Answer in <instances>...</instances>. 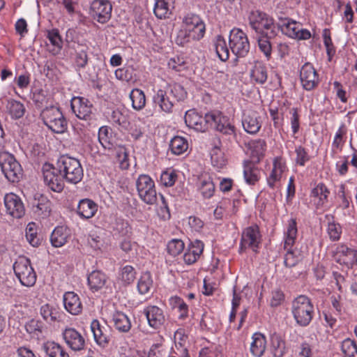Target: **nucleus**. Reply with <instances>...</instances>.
<instances>
[{
	"label": "nucleus",
	"instance_id": "obj_1",
	"mask_svg": "<svg viewBox=\"0 0 357 357\" xmlns=\"http://www.w3.org/2000/svg\"><path fill=\"white\" fill-rule=\"evenodd\" d=\"M45 183L52 190L61 192L64 188V181L77 184L84 176V171L79 161L68 155H61L56 166L45 164L43 167Z\"/></svg>",
	"mask_w": 357,
	"mask_h": 357
},
{
	"label": "nucleus",
	"instance_id": "obj_2",
	"mask_svg": "<svg viewBox=\"0 0 357 357\" xmlns=\"http://www.w3.org/2000/svg\"><path fill=\"white\" fill-rule=\"evenodd\" d=\"M248 20L251 29L255 31L254 37L259 50L269 59L272 52L271 40L278 35L277 23L272 17L259 10L252 11Z\"/></svg>",
	"mask_w": 357,
	"mask_h": 357
},
{
	"label": "nucleus",
	"instance_id": "obj_3",
	"mask_svg": "<svg viewBox=\"0 0 357 357\" xmlns=\"http://www.w3.org/2000/svg\"><path fill=\"white\" fill-rule=\"evenodd\" d=\"M291 313L298 326H307L314 316V305L307 296L300 295L292 301Z\"/></svg>",
	"mask_w": 357,
	"mask_h": 357
},
{
	"label": "nucleus",
	"instance_id": "obj_4",
	"mask_svg": "<svg viewBox=\"0 0 357 357\" xmlns=\"http://www.w3.org/2000/svg\"><path fill=\"white\" fill-rule=\"evenodd\" d=\"M0 167L6 178L11 183H17L22 177L20 164L13 155L8 152L0 153Z\"/></svg>",
	"mask_w": 357,
	"mask_h": 357
},
{
	"label": "nucleus",
	"instance_id": "obj_5",
	"mask_svg": "<svg viewBox=\"0 0 357 357\" xmlns=\"http://www.w3.org/2000/svg\"><path fill=\"white\" fill-rule=\"evenodd\" d=\"M40 115L44 124L54 132L63 133L67 129L66 119L59 108L54 106L46 107Z\"/></svg>",
	"mask_w": 357,
	"mask_h": 357
},
{
	"label": "nucleus",
	"instance_id": "obj_6",
	"mask_svg": "<svg viewBox=\"0 0 357 357\" xmlns=\"http://www.w3.org/2000/svg\"><path fill=\"white\" fill-rule=\"evenodd\" d=\"M14 273L25 287H33L36 282V273L31 264V261L26 257H19L13 264Z\"/></svg>",
	"mask_w": 357,
	"mask_h": 357
},
{
	"label": "nucleus",
	"instance_id": "obj_7",
	"mask_svg": "<svg viewBox=\"0 0 357 357\" xmlns=\"http://www.w3.org/2000/svg\"><path fill=\"white\" fill-rule=\"evenodd\" d=\"M277 31L292 38L307 40L311 37L310 32L302 28L301 24L287 17H279L277 22Z\"/></svg>",
	"mask_w": 357,
	"mask_h": 357
},
{
	"label": "nucleus",
	"instance_id": "obj_8",
	"mask_svg": "<svg viewBox=\"0 0 357 357\" xmlns=\"http://www.w3.org/2000/svg\"><path fill=\"white\" fill-rule=\"evenodd\" d=\"M297 234L296 222L294 219H291L288 225L287 237L284 242V248L287 249V252L285 255L284 264L286 267L291 268L295 266L301 259L300 254H296L294 251L287 247L290 248L294 245Z\"/></svg>",
	"mask_w": 357,
	"mask_h": 357
},
{
	"label": "nucleus",
	"instance_id": "obj_9",
	"mask_svg": "<svg viewBox=\"0 0 357 357\" xmlns=\"http://www.w3.org/2000/svg\"><path fill=\"white\" fill-rule=\"evenodd\" d=\"M229 47L238 57H245L250 51V43L246 34L239 29H233L229 35Z\"/></svg>",
	"mask_w": 357,
	"mask_h": 357
},
{
	"label": "nucleus",
	"instance_id": "obj_10",
	"mask_svg": "<svg viewBox=\"0 0 357 357\" xmlns=\"http://www.w3.org/2000/svg\"><path fill=\"white\" fill-rule=\"evenodd\" d=\"M139 197L147 204H154L157 200V193L154 181L146 174L139 176L136 182Z\"/></svg>",
	"mask_w": 357,
	"mask_h": 357
},
{
	"label": "nucleus",
	"instance_id": "obj_11",
	"mask_svg": "<svg viewBox=\"0 0 357 357\" xmlns=\"http://www.w3.org/2000/svg\"><path fill=\"white\" fill-rule=\"evenodd\" d=\"M208 119L211 121L209 128H213L226 135H236L235 126L231 123L229 119L220 112H211V115L208 116Z\"/></svg>",
	"mask_w": 357,
	"mask_h": 357
},
{
	"label": "nucleus",
	"instance_id": "obj_12",
	"mask_svg": "<svg viewBox=\"0 0 357 357\" xmlns=\"http://www.w3.org/2000/svg\"><path fill=\"white\" fill-rule=\"evenodd\" d=\"M211 112L206 113L203 117L195 109H190L185 112V123L188 127L198 132H205L210 127L209 119Z\"/></svg>",
	"mask_w": 357,
	"mask_h": 357
},
{
	"label": "nucleus",
	"instance_id": "obj_13",
	"mask_svg": "<svg viewBox=\"0 0 357 357\" xmlns=\"http://www.w3.org/2000/svg\"><path fill=\"white\" fill-rule=\"evenodd\" d=\"M261 243V235L257 225L247 227L243 231L240 244L241 251L247 248L257 252V248Z\"/></svg>",
	"mask_w": 357,
	"mask_h": 357
},
{
	"label": "nucleus",
	"instance_id": "obj_14",
	"mask_svg": "<svg viewBox=\"0 0 357 357\" xmlns=\"http://www.w3.org/2000/svg\"><path fill=\"white\" fill-rule=\"evenodd\" d=\"M112 6L109 0H93L91 5L93 17L98 22L106 23L112 15Z\"/></svg>",
	"mask_w": 357,
	"mask_h": 357
},
{
	"label": "nucleus",
	"instance_id": "obj_15",
	"mask_svg": "<svg viewBox=\"0 0 357 357\" xmlns=\"http://www.w3.org/2000/svg\"><path fill=\"white\" fill-rule=\"evenodd\" d=\"M184 28L193 33V40H199L204 37L205 24L199 15L188 14L183 20Z\"/></svg>",
	"mask_w": 357,
	"mask_h": 357
},
{
	"label": "nucleus",
	"instance_id": "obj_16",
	"mask_svg": "<svg viewBox=\"0 0 357 357\" xmlns=\"http://www.w3.org/2000/svg\"><path fill=\"white\" fill-rule=\"evenodd\" d=\"M300 78L303 87L307 91L312 90L317 86L319 82V75L313 66L310 63H305L302 66L300 71Z\"/></svg>",
	"mask_w": 357,
	"mask_h": 357
},
{
	"label": "nucleus",
	"instance_id": "obj_17",
	"mask_svg": "<svg viewBox=\"0 0 357 357\" xmlns=\"http://www.w3.org/2000/svg\"><path fill=\"white\" fill-rule=\"evenodd\" d=\"M3 201L8 214L14 218H20L24 215V206L17 195L8 193L4 196Z\"/></svg>",
	"mask_w": 357,
	"mask_h": 357
},
{
	"label": "nucleus",
	"instance_id": "obj_18",
	"mask_svg": "<svg viewBox=\"0 0 357 357\" xmlns=\"http://www.w3.org/2000/svg\"><path fill=\"white\" fill-rule=\"evenodd\" d=\"M334 258L337 263L350 268L357 264V250L342 245L337 248Z\"/></svg>",
	"mask_w": 357,
	"mask_h": 357
},
{
	"label": "nucleus",
	"instance_id": "obj_19",
	"mask_svg": "<svg viewBox=\"0 0 357 357\" xmlns=\"http://www.w3.org/2000/svg\"><path fill=\"white\" fill-rule=\"evenodd\" d=\"M92 105L90 101L82 97L74 98L71 101V108L75 115L80 119L87 120L91 113Z\"/></svg>",
	"mask_w": 357,
	"mask_h": 357
},
{
	"label": "nucleus",
	"instance_id": "obj_20",
	"mask_svg": "<svg viewBox=\"0 0 357 357\" xmlns=\"http://www.w3.org/2000/svg\"><path fill=\"white\" fill-rule=\"evenodd\" d=\"M63 337L68 347L74 351L82 350L85 345L84 337L73 328H66Z\"/></svg>",
	"mask_w": 357,
	"mask_h": 357
},
{
	"label": "nucleus",
	"instance_id": "obj_21",
	"mask_svg": "<svg viewBox=\"0 0 357 357\" xmlns=\"http://www.w3.org/2000/svg\"><path fill=\"white\" fill-rule=\"evenodd\" d=\"M144 313L151 327L158 329L162 326L165 321L163 311L157 306L152 305L146 307Z\"/></svg>",
	"mask_w": 357,
	"mask_h": 357
},
{
	"label": "nucleus",
	"instance_id": "obj_22",
	"mask_svg": "<svg viewBox=\"0 0 357 357\" xmlns=\"http://www.w3.org/2000/svg\"><path fill=\"white\" fill-rule=\"evenodd\" d=\"M91 329L96 342L102 347H106L110 340L107 326H102L98 320L94 319L91 324Z\"/></svg>",
	"mask_w": 357,
	"mask_h": 357
},
{
	"label": "nucleus",
	"instance_id": "obj_23",
	"mask_svg": "<svg viewBox=\"0 0 357 357\" xmlns=\"http://www.w3.org/2000/svg\"><path fill=\"white\" fill-rule=\"evenodd\" d=\"M63 303L65 309L71 314L77 315L82 312V303L78 295L73 291H68L64 294Z\"/></svg>",
	"mask_w": 357,
	"mask_h": 357
},
{
	"label": "nucleus",
	"instance_id": "obj_24",
	"mask_svg": "<svg viewBox=\"0 0 357 357\" xmlns=\"http://www.w3.org/2000/svg\"><path fill=\"white\" fill-rule=\"evenodd\" d=\"M97 204L90 199H83L78 203L77 213L84 219H89L93 217L98 211Z\"/></svg>",
	"mask_w": 357,
	"mask_h": 357
},
{
	"label": "nucleus",
	"instance_id": "obj_25",
	"mask_svg": "<svg viewBox=\"0 0 357 357\" xmlns=\"http://www.w3.org/2000/svg\"><path fill=\"white\" fill-rule=\"evenodd\" d=\"M153 102L158 105L160 109L167 113L172 112L174 105V100L168 93L164 90L159 89L153 97Z\"/></svg>",
	"mask_w": 357,
	"mask_h": 357
},
{
	"label": "nucleus",
	"instance_id": "obj_26",
	"mask_svg": "<svg viewBox=\"0 0 357 357\" xmlns=\"http://www.w3.org/2000/svg\"><path fill=\"white\" fill-rule=\"evenodd\" d=\"M87 280L90 289L95 292L105 285L107 276L100 271H93L88 275Z\"/></svg>",
	"mask_w": 357,
	"mask_h": 357
},
{
	"label": "nucleus",
	"instance_id": "obj_27",
	"mask_svg": "<svg viewBox=\"0 0 357 357\" xmlns=\"http://www.w3.org/2000/svg\"><path fill=\"white\" fill-rule=\"evenodd\" d=\"M266 340L265 336L256 333L252 335V342L250 345V352L255 357H261L266 350Z\"/></svg>",
	"mask_w": 357,
	"mask_h": 357
},
{
	"label": "nucleus",
	"instance_id": "obj_28",
	"mask_svg": "<svg viewBox=\"0 0 357 357\" xmlns=\"http://www.w3.org/2000/svg\"><path fill=\"white\" fill-rule=\"evenodd\" d=\"M259 118L257 114L254 112L245 114L242 121L244 130L250 134L257 133L261 128V123L259 121Z\"/></svg>",
	"mask_w": 357,
	"mask_h": 357
},
{
	"label": "nucleus",
	"instance_id": "obj_29",
	"mask_svg": "<svg viewBox=\"0 0 357 357\" xmlns=\"http://www.w3.org/2000/svg\"><path fill=\"white\" fill-rule=\"evenodd\" d=\"M32 204L33 207L36 208L35 213L44 216H47L50 214L51 202L45 195L39 193L36 194Z\"/></svg>",
	"mask_w": 357,
	"mask_h": 357
},
{
	"label": "nucleus",
	"instance_id": "obj_30",
	"mask_svg": "<svg viewBox=\"0 0 357 357\" xmlns=\"http://www.w3.org/2000/svg\"><path fill=\"white\" fill-rule=\"evenodd\" d=\"M266 146L265 141L261 139L252 140L248 142V146L250 151L251 157L255 162L256 160L259 162L260 158L263 157L266 150Z\"/></svg>",
	"mask_w": 357,
	"mask_h": 357
},
{
	"label": "nucleus",
	"instance_id": "obj_31",
	"mask_svg": "<svg viewBox=\"0 0 357 357\" xmlns=\"http://www.w3.org/2000/svg\"><path fill=\"white\" fill-rule=\"evenodd\" d=\"M43 349L48 357H70L64 348L54 342L44 343Z\"/></svg>",
	"mask_w": 357,
	"mask_h": 357
},
{
	"label": "nucleus",
	"instance_id": "obj_32",
	"mask_svg": "<svg viewBox=\"0 0 357 357\" xmlns=\"http://www.w3.org/2000/svg\"><path fill=\"white\" fill-rule=\"evenodd\" d=\"M283 172V166L280 162L277 160H274L273 168L267 178V183L271 188H278L279 187V183Z\"/></svg>",
	"mask_w": 357,
	"mask_h": 357
},
{
	"label": "nucleus",
	"instance_id": "obj_33",
	"mask_svg": "<svg viewBox=\"0 0 357 357\" xmlns=\"http://www.w3.org/2000/svg\"><path fill=\"white\" fill-rule=\"evenodd\" d=\"M172 8V0H156L153 11L157 17L166 18L171 13Z\"/></svg>",
	"mask_w": 357,
	"mask_h": 357
},
{
	"label": "nucleus",
	"instance_id": "obj_34",
	"mask_svg": "<svg viewBox=\"0 0 357 357\" xmlns=\"http://www.w3.org/2000/svg\"><path fill=\"white\" fill-rule=\"evenodd\" d=\"M68 234L66 228L61 226L56 227L52 232L50 241L55 248H60L67 242Z\"/></svg>",
	"mask_w": 357,
	"mask_h": 357
},
{
	"label": "nucleus",
	"instance_id": "obj_35",
	"mask_svg": "<svg viewBox=\"0 0 357 357\" xmlns=\"http://www.w3.org/2000/svg\"><path fill=\"white\" fill-rule=\"evenodd\" d=\"M113 321L114 324V327L119 332H128L131 328V323L129 318L123 312H115L113 314Z\"/></svg>",
	"mask_w": 357,
	"mask_h": 357
},
{
	"label": "nucleus",
	"instance_id": "obj_36",
	"mask_svg": "<svg viewBox=\"0 0 357 357\" xmlns=\"http://www.w3.org/2000/svg\"><path fill=\"white\" fill-rule=\"evenodd\" d=\"M250 76L255 82L260 84H264L268 78L266 67L261 63H255L251 70Z\"/></svg>",
	"mask_w": 357,
	"mask_h": 357
},
{
	"label": "nucleus",
	"instance_id": "obj_37",
	"mask_svg": "<svg viewBox=\"0 0 357 357\" xmlns=\"http://www.w3.org/2000/svg\"><path fill=\"white\" fill-rule=\"evenodd\" d=\"M6 109L13 119H18L22 118L25 113V107L20 101L9 100L6 105Z\"/></svg>",
	"mask_w": 357,
	"mask_h": 357
},
{
	"label": "nucleus",
	"instance_id": "obj_38",
	"mask_svg": "<svg viewBox=\"0 0 357 357\" xmlns=\"http://www.w3.org/2000/svg\"><path fill=\"white\" fill-rule=\"evenodd\" d=\"M132 108L137 111L142 110L146 105L144 93L139 89H134L130 93Z\"/></svg>",
	"mask_w": 357,
	"mask_h": 357
},
{
	"label": "nucleus",
	"instance_id": "obj_39",
	"mask_svg": "<svg viewBox=\"0 0 357 357\" xmlns=\"http://www.w3.org/2000/svg\"><path fill=\"white\" fill-rule=\"evenodd\" d=\"M259 169L254 164L249 162L244 166V177L245 181L250 185H254L259 180Z\"/></svg>",
	"mask_w": 357,
	"mask_h": 357
},
{
	"label": "nucleus",
	"instance_id": "obj_40",
	"mask_svg": "<svg viewBox=\"0 0 357 357\" xmlns=\"http://www.w3.org/2000/svg\"><path fill=\"white\" fill-rule=\"evenodd\" d=\"M214 45L219 59L222 61H226L229 56V50L224 38L222 36H218Z\"/></svg>",
	"mask_w": 357,
	"mask_h": 357
},
{
	"label": "nucleus",
	"instance_id": "obj_41",
	"mask_svg": "<svg viewBox=\"0 0 357 357\" xmlns=\"http://www.w3.org/2000/svg\"><path fill=\"white\" fill-rule=\"evenodd\" d=\"M169 147L174 154L180 155L188 149V143L184 137L175 136L172 139Z\"/></svg>",
	"mask_w": 357,
	"mask_h": 357
},
{
	"label": "nucleus",
	"instance_id": "obj_42",
	"mask_svg": "<svg viewBox=\"0 0 357 357\" xmlns=\"http://www.w3.org/2000/svg\"><path fill=\"white\" fill-rule=\"evenodd\" d=\"M40 314L47 322L55 321L59 317L57 309L50 304H45L40 307Z\"/></svg>",
	"mask_w": 357,
	"mask_h": 357
},
{
	"label": "nucleus",
	"instance_id": "obj_43",
	"mask_svg": "<svg viewBox=\"0 0 357 357\" xmlns=\"http://www.w3.org/2000/svg\"><path fill=\"white\" fill-rule=\"evenodd\" d=\"M286 351L285 342L280 336L272 337V352L274 357H283Z\"/></svg>",
	"mask_w": 357,
	"mask_h": 357
},
{
	"label": "nucleus",
	"instance_id": "obj_44",
	"mask_svg": "<svg viewBox=\"0 0 357 357\" xmlns=\"http://www.w3.org/2000/svg\"><path fill=\"white\" fill-rule=\"evenodd\" d=\"M153 284V280L150 273H144L139 278L137 283V289L141 294H148Z\"/></svg>",
	"mask_w": 357,
	"mask_h": 357
},
{
	"label": "nucleus",
	"instance_id": "obj_45",
	"mask_svg": "<svg viewBox=\"0 0 357 357\" xmlns=\"http://www.w3.org/2000/svg\"><path fill=\"white\" fill-rule=\"evenodd\" d=\"M171 98L176 102L183 101L187 97V92L179 84H174L170 86V90L167 92Z\"/></svg>",
	"mask_w": 357,
	"mask_h": 357
},
{
	"label": "nucleus",
	"instance_id": "obj_46",
	"mask_svg": "<svg viewBox=\"0 0 357 357\" xmlns=\"http://www.w3.org/2000/svg\"><path fill=\"white\" fill-rule=\"evenodd\" d=\"M341 349L345 357H357L356 343L350 338H347L342 342Z\"/></svg>",
	"mask_w": 357,
	"mask_h": 357
},
{
	"label": "nucleus",
	"instance_id": "obj_47",
	"mask_svg": "<svg viewBox=\"0 0 357 357\" xmlns=\"http://www.w3.org/2000/svg\"><path fill=\"white\" fill-rule=\"evenodd\" d=\"M26 238L29 243L36 247L40 243V239L36 232V226L34 222H29L26 228Z\"/></svg>",
	"mask_w": 357,
	"mask_h": 357
},
{
	"label": "nucleus",
	"instance_id": "obj_48",
	"mask_svg": "<svg viewBox=\"0 0 357 357\" xmlns=\"http://www.w3.org/2000/svg\"><path fill=\"white\" fill-rule=\"evenodd\" d=\"M199 190L204 198L213 197L215 191V184L210 177L201 181Z\"/></svg>",
	"mask_w": 357,
	"mask_h": 357
},
{
	"label": "nucleus",
	"instance_id": "obj_49",
	"mask_svg": "<svg viewBox=\"0 0 357 357\" xmlns=\"http://www.w3.org/2000/svg\"><path fill=\"white\" fill-rule=\"evenodd\" d=\"M25 328L27 333L40 338L42 334L43 324L38 320L31 319L26 324Z\"/></svg>",
	"mask_w": 357,
	"mask_h": 357
},
{
	"label": "nucleus",
	"instance_id": "obj_50",
	"mask_svg": "<svg viewBox=\"0 0 357 357\" xmlns=\"http://www.w3.org/2000/svg\"><path fill=\"white\" fill-rule=\"evenodd\" d=\"M177 177V174L174 170L167 169L161 174L160 182L166 187H171L175 183Z\"/></svg>",
	"mask_w": 357,
	"mask_h": 357
},
{
	"label": "nucleus",
	"instance_id": "obj_51",
	"mask_svg": "<svg viewBox=\"0 0 357 357\" xmlns=\"http://www.w3.org/2000/svg\"><path fill=\"white\" fill-rule=\"evenodd\" d=\"M167 248L169 254L175 257L183 252L184 243L180 239H173L168 243Z\"/></svg>",
	"mask_w": 357,
	"mask_h": 357
},
{
	"label": "nucleus",
	"instance_id": "obj_52",
	"mask_svg": "<svg viewBox=\"0 0 357 357\" xmlns=\"http://www.w3.org/2000/svg\"><path fill=\"white\" fill-rule=\"evenodd\" d=\"M136 275V272L134 268L131 266H126L121 269V280L125 284H130L132 283Z\"/></svg>",
	"mask_w": 357,
	"mask_h": 357
},
{
	"label": "nucleus",
	"instance_id": "obj_53",
	"mask_svg": "<svg viewBox=\"0 0 357 357\" xmlns=\"http://www.w3.org/2000/svg\"><path fill=\"white\" fill-rule=\"evenodd\" d=\"M193 33L189 32L186 29H182L177 33L176 38V43L178 45L183 46L185 44L190 42V39H193Z\"/></svg>",
	"mask_w": 357,
	"mask_h": 357
},
{
	"label": "nucleus",
	"instance_id": "obj_54",
	"mask_svg": "<svg viewBox=\"0 0 357 357\" xmlns=\"http://www.w3.org/2000/svg\"><path fill=\"white\" fill-rule=\"evenodd\" d=\"M111 120L113 123H115L123 128H126L128 124L126 116L124 115L119 109H116L112 112Z\"/></svg>",
	"mask_w": 357,
	"mask_h": 357
},
{
	"label": "nucleus",
	"instance_id": "obj_55",
	"mask_svg": "<svg viewBox=\"0 0 357 357\" xmlns=\"http://www.w3.org/2000/svg\"><path fill=\"white\" fill-rule=\"evenodd\" d=\"M172 302L174 303V307H178L180 312L179 318L184 319L188 316V307L185 302L179 297L172 298Z\"/></svg>",
	"mask_w": 357,
	"mask_h": 357
},
{
	"label": "nucleus",
	"instance_id": "obj_56",
	"mask_svg": "<svg viewBox=\"0 0 357 357\" xmlns=\"http://www.w3.org/2000/svg\"><path fill=\"white\" fill-rule=\"evenodd\" d=\"M32 100L35 103L36 106L40 108L43 106L44 103L46 102V95L43 89H37L32 93Z\"/></svg>",
	"mask_w": 357,
	"mask_h": 357
},
{
	"label": "nucleus",
	"instance_id": "obj_57",
	"mask_svg": "<svg viewBox=\"0 0 357 357\" xmlns=\"http://www.w3.org/2000/svg\"><path fill=\"white\" fill-rule=\"evenodd\" d=\"M88 62V56L86 52L84 50L76 51L75 57V63L77 68H83L86 66Z\"/></svg>",
	"mask_w": 357,
	"mask_h": 357
},
{
	"label": "nucleus",
	"instance_id": "obj_58",
	"mask_svg": "<svg viewBox=\"0 0 357 357\" xmlns=\"http://www.w3.org/2000/svg\"><path fill=\"white\" fill-rule=\"evenodd\" d=\"M295 151L296 153V163L301 166H304L305 162L310 160L305 149L303 146H299L296 148Z\"/></svg>",
	"mask_w": 357,
	"mask_h": 357
},
{
	"label": "nucleus",
	"instance_id": "obj_59",
	"mask_svg": "<svg viewBox=\"0 0 357 357\" xmlns=\"http://www.w3.org/2000/svg\"><path fill=\"white\" fill-rule=\"evenodd\" d=\"M116 77L121 81L129 82L132 79V70L126 68H119L115 71Z\"/></svg>",
	"mask_w": 357,
	"mask_h": 357
},
{
	"label": "nucleus",
	"instance_id": "obj_60",
	"mask_svg": "<svg viewBox=\"0 0 357 357\" xmlns=\"http://www.w3.org/2000/svg\"><path fill=\"white\" fill-rule=\"evenodd\" d=\"M328 233L332 241H337L340 236L341 227L339 225L333 222H328Z\"/></svg>",
	"mask_w": 357,
	"mask_h": 357
},
{
	"label": "nucleus",
	"instance_id": "obj_61",
	"mask_svg": "<svg viewBox=\"0 0 357 357\" xmlns=\"http://www.w3.org/2000/svg\"><path fill=\"white\" fill-rule=\"evenodd\" d=\"M47 38L53 45L61 47L62 40L57 29L48 31Z\"/></svg>",
	"mask_w": 357,
	"mask_h": 357
},
{
	"label": "nucleus",
	"instance_id": "obj_62",
	"mask_svg": "<svg viewBox=\"0 0 357 357\" xmlns=\"http://www.w3.org/2000/svg\"><path fill=\"white\" fill-rule=\"evenodd\" d=\"M204 250V243L199 240H195L194 242L191 243V245L188 248V251L192 252L195 256H197L198 258L200 255L202 253Z\"/></svg>",
	"mask_w": 357,
	"mask_h": 357
},
{
	"label": "nucleus",
	"instance_id": "obj_63",
	"mask_svg": "<svg viewBox=\"0 0 357 357\" xmlns=\"http://www.w3.org/2000/svg\"><path fill=\"white\" fill-rule=\"evenodd\" d=\"M290 112L292 114V116L291 118V129L293 133L296 134L298 132L300 127L298 110L296 108H292Z\"/></svg>",
	"mask_w": 357,
	"mask_h": 357
},
{
	"label": "nucleus",
	"instance_id": "obj_64",
	"mask_svg": "<svg viewBox=\"0 0 357 357\" xmlns=\"http://www.w3.org/2000/svg\"><path fill=\"white\" fill-rule=\"evenodd\" d=\"M284 294L282 291L277 289L272 292V297L271 299V305L272 307H278L284 300Z\"/></svg>",
	"mask_w": 357,
	"mask_h": 357
}]
</instances>
